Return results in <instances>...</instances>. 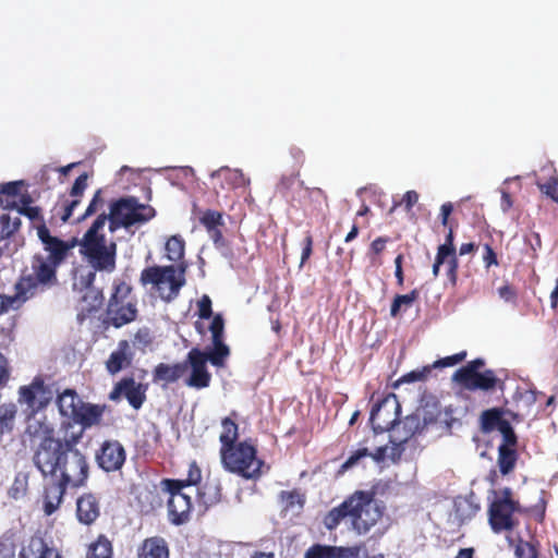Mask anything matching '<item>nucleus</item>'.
I'll use <instances>...</instances> for the list:
<instances>
[{"label":"nucleus","mask_w":558,"mask_h":558,"mask_svg":"<svg viewBox=\"0 0 558 558\" xmlns=\"http://www.w3.org/2000/svg\"><path fill=\"white\" fill-rule=\"evenodd\" d=\"M133 354L130 351V343L128 340H120L118 348L109 355L106 362V368L109 374L114 375L129 367L132 364Z\"/></svg>","instance_id":"21"},{"label":"nucleus","mask_w":558,"mask_h":558,"mask_svg":"<svg viewBox=\"0 0 558 558\" xmlns=\"http://www.w3.org/2000/svg\"><path fill=\"white\" fill-rule=\"evenodd\" d=\"M485 366V360L482 357H477L468 362L464 366L457 369L454 373H476L480 372L481 368Z\"/></svg>","instance_id":"57"},{"label":"nucleus","mask_w":558,"mask_h":558,"mask_svg":"<svg viewBox=\"0 0 558 558\" xmlns=\"http://www.w3.org/2000/svg\"><path fill=\"white\" fill-rule=\"evenodd\" d=\"M161 484L170 495L168 499V515L170 522L175 525L187 522L192 510V501L191 497L182 492L183 485L170 478L162 480Z\"/></svg>","instance_id":"13"},{"label":"nucleus","mask_w":558,"mask_h":558,"mask_svg":"<svg viewBox=\"0 0 558 558\" xmlns=\"http://www.w3.org/2000/svg\"><path fill=\"white\" fill-rule=\"evenodd\" d=\"M498 294L504 301L509 303H515L518 298L515 288L509 283L499 287Z\"/></svg>","instance_id":"54"},{"label":"nucleus","mask_w":558,"mask_h":558,"mask_svg":"<svg viewBox=\"0 0 558 558\" xmlns=\"http://www.w3.org/2000/svg\"><path fill=\"white\" fill-rule=\"evenodd\" d=\"M508 420L504 417L501 408H492L482 412L480 416V428L483 434L499 430Z\"/></svg>","instance_id":"27"},{"label":"nucleus","mask_w":558,"mask_h":558,"mask_svg":"<svg viewBox=\"0 0 558 558\" xmlns=\"http://www.w3.org/2000/svg\"><path fill=\"white\" fill-rule=\"evenodd\" d=\"M106 404H94L89 402H81L80 408L73 421L82 426V434L85 429L100 425L104 413L107 410Z\"/></svg>","instance_id":"19"},{"label":"nucleus","mask_w":558,"mask_h":558,"mask_svg":"<svg viewBox=\"0 0 558 558\" xmlns=\"http://www.w3.org/2000/svg\"><path fill=\"white\" fill-rule=\"evenodd\" d=\"M27 493V481L24 478L15 477L13 484L8 490L10 498L19 500L26 496Z\"/></svg>","instance_id":"48"},{"label":"nucleus","mask_w":558,"mask_h":558,"mask_svg":"<svg viewBox=\"0 0 558 558\" xmlns=\"http://www.w3.org/2000/svg\"><path fill=\"white\" fill-rule=\"evenodd\" d=\"M33 203H34V199H33L32 195L27 191H25V192L21 193L17 202L16 201L8 202L4 207L9 208V209H16V211L20 213L21 207H29V206H32Z\"/></svg>","instance_id":"53"},{"label":"nucleus","mask_w":558,"mask_h":558,"mask_svg":"<svg viewBox=\"0 0 558 558\" xmlns=\"http://www.w3.org/2000/svg\"><path fill=\"white\" fill-rule=\"evenodd\" d=\"M344 550L342 547L314 544L305 551L304 558H342Z\"/></svg>","instance_id":"31"},{"label":"nucleus","mask_w":558,"mask_h":558,"mask_svg":"<svg viewBox=\"0 0 558 558\" xmlns=\"http://www.w3.org/2000/svg\"><path fill=\"white\" fill-rule=\"evenodd\" d=\"M57 463L44 469L34 464L43 477H51L52 482L44 486L43 510L46 515L53 514L62 505L68 488H81L89 477V463L85 453L59 459Z\"/></svg>","instance_id":"2"},{"label":"nucleus","mask_w":558,"mask_h":558,"mask_svg":"<svg viewBox=\"0 0 558 558\" xmlns=\"http://www.w3.org/2000/svg\"><path fill=\"white\" fill-rule=\"evenodd\" d=\"M140 282L143 287L151 286L165 302H171L185 283L184 270L173 265L149 266L141 271Z\"/></svg>","instance_id":"8"},{"label":"nucleus","mask_w":558,"mask_h":558,"mask_svg":"<svg viewBox=\"0 0 558 558\" xmlns=\"http://www.w3.org/2000/svg\"><path fill=\"white\" fill-rule=\"evenodd\" d=\"M102 194V191L101 189L97 190L92 198V201L89 202L85 213L78 217L77 221H83L85 220L87 217H90L92 215L96 214L97 210L104 206V198L101 196Z\"/></svg>","instance_id":"45"},{"label":"nucleus","mask_w":558,"mask_h":558,"mask_svg":"<svg viewBox=\"0 0 558 558\" xmlns=\"http://www.w3.org/2000/svg\"><path fill=\"white\" fill-rule=\"evenodd\" d=\"M13 295H0V314L8 311L9 308H19L26 301H13Z\"/></svg>","instance_id":"58"},{"label":"nucleus","mask_w":558,"mask_h":558,"mask_svg":"<svg viewBox=\"0 0 558 558\" xmlns=\"http://www.w3.org/2000/svg\"><path fill=\"white\" fill-rule=\"evenodd\" d=\"M441 250H445V255L449 256L456 251L454 244H453V229L452 227H449L448 234L446 235L445 243L440 244L437 248V252H440Z\"/></svg>","instance_id":"59"},{"label":"nucleus","mask_w":558,"mask_h":558,"mask_svg":"<svg viewBox=\"0 0 558 558\" xmlns=\"http://www.w3.org/2000/svg\"><path fill=\"white\" fill-rule=\"evenodd\" d=\"M308 197L314 202L323 201L328 206V197L326 193L319 187H307Z\"/></svg>","instance_id":"62"},{"label":"nucleus","mask_w":558,"mask_h":558,"mask_svg":"<svg viewBox=\"0 0 558 558\" xmlns=\"http://www.w3.org/2000/svg\"><path fill=\"white\" fill-rule=\"evenodd\" d=\"M123 387V396L130 405L135 410L141 409L146 400V386L136 383L133 377H124Z\"/></svg>","instance_id":"25"},{"label":"nucleus","mask_w":558,"mask_h":558,"mask_svg":"<svg viewBox=\"0 0 558 558\" xmlns=\"http://www.w3.org/2000/svg\"><path fill=\"white\" fill-rule=\"evenodd\" d=\"M168 259L179 262L184 257L185 242L180 235H172L166 242Z\"/></svg>","instance_id":"36"},{"label":"nucleus","mask_w":558,"mask_h":558,"mask_svg":"<svg viewBox=\"0 0 558 558\" xmlns=\"http://www.w3.org/2000/svg\"><path fill=\"white\" fill-rule=\"evenodd\" d=\"M220 461L226 471L245 480H257L262 475L264 461L257 457V448L250 440H242L220 448Z\"/></svg>","instance_id":"7"},{"label":"nucleus","mask_w":558,"mask_h":558,"mask_svg":"<svg viewBox=\"0 0 558 558\" xmlns=\"http://www.w3.org/2000/svg\"><path fill=\"white\" fill-rule=\"evenodd\" d=\"M389 239L386 236H378L371 243V252L375 255H379L386 248V244Z\"/></svg>","instance_id":"61"},{"label":"nucleus","mask_w":558,"mask_h":558,"mask_svg":"<svg viewBox=\"0 0 558 558\" xmlns=\"http://www.w3.org/2000/svg\"><path fill=\"white\" fill-rule=\"evenodd\" d=\"M27 184L24 180L11 181L0 185V193L5 196L16 197L22 193V189Z\"/></svg>","instance_id":"46"},{"label":"nucleus","mask_w":558,"mask_h":558,"mask_svg":"<svg viewBox=\"0 0 558 558\" xmlns=\"http://www.w3.org/2000/svg\"><path fill=\"white\" fill-rule=\"evenodd\" d=\"M17 407L14 403H3L0 405V433H11L14 428Z\"/></svg>","instance_id":"32"},{"label":"nucleus","mask_w":558,"mask_h":558,"mask_svg":"<svg viewBox=\"0 0 558 558\" xmlns=\"http://www.w3.org/2000/svg\"><path fill=\"white\" fill-rule=\"evenodd\" d=\"M484 254H483V263L485 268H490L492 266H498L499 262L497 258V254L494 248L489 244H484Z\"/></svg>","instance_id":"55"},{"label":"nucleus","mask_w":558,"mask_h":558,"mask_svg":"<svg viewBox=\"0 0 558 558\" xmlns=\"http://www.w3.org/2000/svg\"><path fill=\"white\" fill-rule=\"evenodd\" d=\"M209 238L213 240L214 245L219 248L226 245V241L220 228L213 229L211 231H207Z\"/></svg>","instance_id":"64"},{"label":"nucleus","mask_w":558,"mask_h":558,"mask_svg":"<svg viewBox=\"0 0 558 558\" xmlns=\"http://www.w3.org/2000/svg\"><path fill=\"white\" fill-rule=\"evenodd\" d=\"M313 243H314L313 236L310 232H307V234L303 241L300 267H303V265L310 259V257L313 253Z\"/></svg>","instance_id":"56"},{"label":"nucleus","mask_w":558,"mask_h":558,"mask_svg":"<svg viewBox=\"0 0 558 558\" xmlns=\"http://www.w3.org/2000/svg\"><path fill=\"white\" fill-rule=\"evenodd\" d=\"M101 514L100 498L94 493H84L75 502V517L86 526L93 525Z\"/></svg>","instance_id":"17"},{"label":"nucleus","mask_w":558,"mask_h":558,"mask_svg":"<svg viewBox=\"0 0 558 558\" xmlns=\"http://www.w3.org/2000/svg\"><path fill=\"white\" fill-rule=\"evenodd\" d=\"M132 287L121 279H116L109 298L106 315L108 323L120 328L134 322L137 317L136 301L131 298Z\"/></svg>","instance_id":"10"},{"label":"nucleus","mask_w":558,"mask_h":558,"mask_svg":"<svg viewBox=\"0 0 558 558\" xmlns=\"http://www.w3.org/2000/svg\"><path fill=\"white\" fill-rule=\"evenodd\" d=\"M138 558H169L170 549L167 541L161 536L145 538L137 549Z\"/></svg>","instance_id":"22"},{"label":"nucleus","mask_w":558,"mask_h":558,"mask_svg":"<svg viewBox=\"0 0 558 558\" xmlns=\"http://www.w3.org/2000/svg\"><path fill=\"white\" fill-rule=\"evenodd\" d=\"M519 454L517 448H508L506 446L498 447L497 464L502 475L511 473L517 464Z\"/></svg>","instance_id":"30"},{"label":"nucleus","mask_w":558,"mask_h":558,"mask_svg":"<svg viewBox=\"0 0 558 558\" xmlns=\"http://www.w3.org/2000/svg\"><path fill=\"white\" fill-rule=\"evenodd\" d=\"M180 482L184 487L197 485L202 481V470L196 461L189 463L187 475L185 478L175 480Z\"/></svg>","instance_id":"42"},{"label":"nucleus","mask_w":558,"mask_h":558,"mask_svg":"<svg viewBox=\"0 0 558 558\" xmlns=\"http://www.w3.org/2000/svg\"><path fill=\"white\" fill-rule=\"evenodd\" d=\"M209 331L211 332L213 348L207 351L192 348L184 361V364H187V369H191L190 376L184 383L197 390L209 387L211 383V374L207 368V362H210L213 366L222 367L230 355V349L225 343V320L220 313L211 319Z\"/></svg>","instance_id":"5"},{"label":"nucleus","mask_w":558,"mask_h":558,"mask_svg":"<svg viewBox=\"0 0 558 558\" xmlns=\"http://www.w3.org/2000/svg\"><path fill=\"white\" fill-rule=\"evenodd\" d=\"M420 298V291L413 289L408 294H397L390 306V315L397 317L402 307L409 308Z\"/></svg>","instance_id":"35"},{"label":"nucleus","mask_w":558,"mask_h":558,"mask_svg":"<svg viewBox=\"0 0 558 558\" xmlns=\"http://www.w3.org/2000/svg\"><path fill=\"white\" fill-rule=\"evenodd\" d=\"M452 380L469 391H490L500 383L493 369L476 373H453Z\"/></svg>","instance_id":"15"},{"label":"nucleus","mask_w":558,"mask_h":558,"mask_svg":"<svg viewBox=\"0 0 558 558\" xmlns=\"http://www.w3.org/2000/svg\"><path fill=\"white\" fill-rule=\"evenodd\" d=\"M401 413V407L395 393H388L378 401L371 411L369 422L375 434H381L396 428Z\"/></svg>","instance_id":"11"},{"label":"nucleus","mask_w":558,"mask_h":558,"mask_svg":"<svg viewBox=\"0 0 558 558\" xmlns=\"http://www.w3.org/2000/svg\"><path fill=\"white\" fill-rule=\"evenodd\" d=\"M22 226L20 216L11 217L10 214L0 216V241L11 239Z\"/></svg>","instance_id":"33"},{"label":"nucleus","mask_w":558,"mask_h":558,"mask_svg":"<svg viewBox=\"0 0 558 558\" xmlns=\"http://www.w3.org/2000/svg\"><path fill=\"white\" fill-rule=\"evenodd\" d=\"M125 458V449L118 440H105L96 452V462L106 472L120 470Z\"/></svg>","instance_id":"16"},{"label":"nucleus","mask_w":558,"mask_h":558,"mask_svg":"<svg viewBox=\"0 0 558 558\" xmlns=\"http://www.w3.org/2000/svg\"><path fill=\"white\" fill-rule=\"evenodd\" d=\"M43 252L35 253L14 284L13 301H28L59 286L58 269L65 263L77 239L64 241L50 233L48 227L37 228Z\"/></svg>","instance_id":"1"},{"label":"nucleus","mask_w":558,"mask_h":558,"mask_svg":"<svg viewBox=\"0 0 558 558\" xmlns=\"http://www.w3.org/2000/svg\"><path fill=\"white\" fill-rule=\"evenodd\" d=\"M435 421L436 417L434 416H424L422 420L417 413L405 416L403 421L399 420L396 426L401 427L404 430V435L398 438L399 444L392 448L391 459L397 461L401 454L400 445L407 442L414 435L422 433L429 423Z\"/></svg>","instance_id":"18"},{"label":"nucleus","mask_w":558,"mask_h":558,"mask_svg":"<svg viewBox=\"0 0 558 558\" xmlns=\"http://www.w3.org/2000/svg\"><path fill=\"white\" fill-rule=\"evenodd\" d=\"M113 545L105 534H99L95 541L86 547L85 558H112Z\"/></svg>","instance_id":"28"},{"label":"nucleus","mask_w":558,"mask_h":558,"mask_svg":"<svg viewBox=\"0 0 558 558\" xmlns=\"http://www.w3.org/2000/svg\"><path fill=\"white\" fill-rule=\"evenodd\" d=\"M385 506L377 501L376 490H355L340 505L330 509L323 523L329 531L335 530L343 520L359 535L367 534L383 518Z\"/></svg>","instance_id":"4"},{"label":"nucleus","mask_w":558,"mask_h":558,"mask_svg":"<svg viewBox=\"0 0 558 558\" xmlns=\"http://www.w3.org/2000/svg\"><path fill=\"white\" fill-rule=\"evenodd\" d=\"M53 399V391L41 376H36L29 385L19 388V402L25 404V413H40Z\"/></svg>","instance_id":"12"},{"label":"nucleus","mask_w":558,"mask_h":558,"mask_svg":"<svg viewBox=\"0 0 558 558\" xmlns=\"http://www.w3.org/2000/svg\"><path fill=\"white\" fill-rule=\"evenodd\" d=\"M199 222L206 229V231H211L213 229L221 228L225 226L222 213L213 209H206L202 211V215L199 216Z\"/></svg>","instance_id":"37"},{"label":"nucleus","mask_w":558,"mask_h":558,"mask_svg":"<svg viewBox=\"0 0 558 558\" xmlns=\"http://www.w3.org/2000/svg\"><path fill=\"white\" fill-rule=\"evenodd\" d=\"M56 402L60 414L73 420L83 401L76 390L68 388L58 395Z\"/></svg>","instance_id":"24"},{"label":"nucleus","mask_w":558,"mask_h":558,"mask_svg":"<svg viewBox=\"0 0 558 558\" xmlns=\"http://www.w3.org/2000/svg\"><path fill=\"white\" fill-rule=\"evenodd\" d=\"M418 194L416 191H408L403 195L402 203L404 204V208L407 211H410L412 207L417 203Z\"/></svg>","instance_id":"60"},{"label":"nucleus","mask_w":558,"mask_h":558,"mask_svg":"<svg viewBox=\"0 0 558 558\" xmlns=\"http://www.w3.org/2000/svg\"><path fill=\"white\" fill-rule=\"evenodd\" d=\"M107 222L105 213L100 214L84 233L76 245H80V254L86 258L95 270L111 274L117 268V243L107 242L102 232Z\"/></svg>","instance_id":"6"},{"label":"nucleus","mask_w":558,"mask_h":558,"mask_svg":"<svg viewBox=\"0 0 558 558\" xmlns=\"http://www.w3.org/2000/svg\"><path fill=\"white\" fill-rule=\"evenodd\" d=\"M433 365L424 366L421 369L411 371L404 375H402L395 384L393 387L397 388L400 384H409L415 381H424L428 378L432 373Z\"/></svg>","instance_id":"38"},{"label":"nucleus","mask_w":558,"mask_h":558,"mask_svg":"<svg viewBox=\"0 0 558 558\" xmlns=\"http://www.w3.org/2000/svg\"><path fill=\"white\" fill-rule=\"evenodd\" d=\"M466 357V351H461L459 353H456L453 355H449V356H445L442 359H439L437 361L434 362L433 364V367L434 368H438V367H450V366H453L458 363H461L462 361H464Z\"/></svg>","instance_id":"50"},{"label":"nucleus","mask_w":558,"mask_h":558,"mask_svg":"<svg viewBox=\"0 0 558 558\" xmlns=\"http://www.w3.org/2000/svg\"><path fill=\"white\" fill-rule=\"evenodd\" d=\"M506 501L509 506H521L518 500L512 498V490L509 487H506L501 490V496L495 499L493 502H502Z\"/></svg>","instance_id":"63"},{"label":"nucleus","mask_w":558,"mask_h":558,"mask_svg":"<svg viewBox=\"0 0 558 558\" xmlns=\"http://www.w3.org/2000/svg\"><path fill=\"white\" fill-rule=\"evenodd\" d=\"M25 433L32 440H38L34 449L33 463L48 469V464L57 463L59 459L83 453L77 445L82 439V432L71 433L63 437L54 436L53 425L45 414L25 413Z\"/></svg>","instance_id":"3"},{"label":"nucleus","mask_w":558,"mask_h":558,"mask_svg":"<svg viewBox=\"0 0 558 558\" xmlns=\"http://www.w3.org/2000/svg\"><path fill=\"white\" fill-rule=\"evenodd\" d=\"M447 277L452 287L457 286L459 260L456 251L447 257Z\"/></svg>","instance_id":"47"},{"label":"nucleus","mask_w":558,"mask_h":558,"mask_svg":"<svg viewBox=\"0 0 558 558\" xmlns=\"http://www.w3.org/2000/svg\"><path fill=\"white\" fill-rule=\"evenodd\" d=\"M98 270H95L93 268L92 270H88L85 274H81L80 277H78V284H80V287L82 289L89 290V293H92L94 295L95 304L92 306V308H89V311L96 310L101 304V302H102V292L100 290L92 289L93 284L95 282V279H96V272Z\"/></svg>","instance_id":"34"},{"label":"nucleus","mask_w":558,"mask_h":558,"mask_svg":"<svg viewBox=\"0 0 558 558\" xmlns=\"http://www.w3.org/2000/svg\"><path fill=\"white\" fill-rule=\"evenodd\" d=\"M87 173H82L75 179L70 191V195L73 199L65 203L63 215L61 216L63 222H66L71 218L74 209L81 204V198L87 187Z\"/></svg>","instance_id":"23"},{"label":"nucleus","mask_w":558,"mask_h":558,"mask_svg":"<svg viewBox=\"0 0 558 558\" xmlns=\"http://www.w3.org/2000/svg\"><path fill=\"white\" fill-rule=\"evenodd\" d=\"M515 558H538V548L532 542L519 539L514 547Z\"/></svg>","instance_id":"40"},{"label":"nucleus","mask_w":558,"mask_h":558,"mask_svg":"<svg viewBox=\"0 0 558 558\" xmlns=\"http://www.w3.org/2000/svg\"><path fill=\"white\" fill-rule=\"evenodd\" d=\"M231 415L233 417H236V412H232ZM221 433L219 435V441H220V448H227L229 446H232L238 441L239 438V425L235 422V418H232L230 416L223 417L221 420Z\"/></svg>","instance_id":"29"},{"label":"nucleus","mask_w":558,"mask_h":558,"mask_svg":"<svg viewBox=\"0 0 558 558\" xmlns=\"http://www.w3.org/2000/svg\"><path fill=\"white\" fill-rule=\"evenodd\" d=\"M187 372V364L178 362L174 364L159 363L153 369V381L163 387L177 383Z\"/></svg>","instance_id":"20"},{"label":"nucleus","mask_w":558,"mask_h":558,"mask_svg":"<svg viewBox=\"0 0 558 558\" xmlns=\"http://www.w3.org/2000/svg\"><path fill=\"white\" fill-rule=\"evenodd\" d=\"M155 209L138 203L135 197H121L110 204L107 216L109 231L114 233L120 228H130L135 223H144L155 217Z\"/></svg>","instance_id":"9"},{"label":"nucleus","mask_w":558,"mask_h":558,"mask_svg":"<svg viewBox=\"0 0 558 558\" xmlns=\"http://www.w3.org/2000/svg\"><path fill=\"white\" fill-rule=\"evenodd\" d=\"M19 215L25 216L33 222H38L34 226L36 230L40 226L48 227L45 222L43 209L39 206L21 207Z\"/></svg>","instance_id":"43"},{"label":"nucleus","mask_w":558,"mask_h":558,"mask_svg":"<svg viewBox=\"0 0 558 558\" xmlns=\"http://www.w3.org/2000/svg\"><path fill=\"white\" fill-rule=\"evenodd\" d=\"M371 451L367 447L359 448L355 451L351 453V456L345 460V462L342 464V470L351 469L352 466L356 465L361 459L369 457Z\"/></svg>","instance_id":"51"},{"label":"nucleus","mask_w":558,"mask_h":558,"mask_svg":"<svg viewBox=\"0 0 558 558\" xmlns=\"http://www.w3.org/2000/svg\"><path fill=\"white\" fill-rule=\"evenodd\" d=\"M153 343V337L148 328H140L134 336V345L137 347L141 351H145V349Z\"/></svg>","instance_id":"49"},{"label":"nucleus","mask_w":558,"mask_h":558,"mask_svg":"<svg viewBox=\"0 0 558 558\" xmlns=\"http://www.w3.org/2000/svg\"><path fill=\"white\" fill-rule=\"evenodd\" d=\"M502 436V442L499 446H506L508 448H517L518 446V437L514 433V429L509 421L502 425V427L498 430Z\"/></svg>","instance_id":"44"},{"label":"nucleus","mask_w":558,"mask_h":558,"mask_svg":"<svg viewBox=\"0 0 558 558\" xmlns=\"http://www.w3.org/2000/svg\"><path fill=\"white\" fill-rule=\"evenodd\" d=\"M279 500L282 504L284 510H291L295 505L302 507L304 504L303 497L296 489L280 492Z\"/></svg>","instance_id":"41"},{"label":"nucleus","mask_w":558,"mask_h":558,"mask_svg":"<svg viewBox=\"0 0 558 558\" xmlns=\"http://www.w3.org/2000/svg\"><path fill=\"white\" fill-rule=\"evenodd\" d=\"M538 190L551 202L558 204V174L551 175L546 182H535Z\"/></svg>","instance_id":"39"},{"label":"nucleus","mask_w":558,"mask_h":558,"mask_svg":"<svg viewBox=\"0 0 558 558\" xmlns=\"http://www.w3.org/2000/svg\"><path fill=\"white\" fill-rule=\"evenodd\" d=\"M198 316L202 319H208L210 317H215L217 314L213 315L211 308V300L207 294H204L199 301L197 302Z\"/></svg>","instance_id":"52"},{"label":"nucleus","mask_w":558,"mask_h":558,"mask_svg":"<svg viewBox=\"0 0 558 558\" xmlns=\"http://www.w3.org/2000/svg\"><path fill=\"white\" fill-rule=\"evenodd\" d=\"M47 553H50L49 545L41 535L35 534L22 545L19 558H47Z\"/></svg>","instance_id":"26"},{"label":"nucleus","mask_w":558,"mask_h":558,"mask_svg":"<svg viewBox=\"0 0 558 558\" xmlns=\"http://www.w3.org/2000/svg\"><path fill=\"white\" fill-rule=\"evenodd\" d=\"M527 510L522 506H509L506 501L492 502L488 508V522L492 530L499 534L512 532L520 524L514 513H525Z\"/></svg>","instance_id":"14"}]
</instances>
